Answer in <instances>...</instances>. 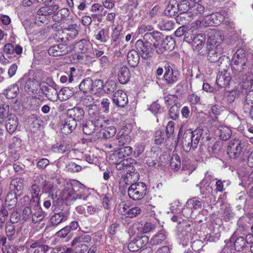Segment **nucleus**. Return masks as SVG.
I'll return each instance as SVG.
<instances>
[{
	"label": "nucleus",
	"mask_w": 253,
	"mask_h": 253,
	"mask_svg": "<svg viewBox=\"0 0 253 253\" xmlns=\"http://www.w3.org/2000/svg\"><path fill=\"white\" fill-rule=\"evenodd\" d=\"M223 41V37L220 32L212 31L207 41L208 59L211 63L217 62L218 65L221 64L223 59L221 56L223 53L221 45Z\"/></svg>",
	"instance_id": "nucleus-1"
},
{
	"label": "nucleus",
	"mask_w": 253,
	"mask_h": 253,
	"mask_svg": "<svg viewBox=\"0 0 253 253\" xmlns=\"http://www.w3.org/2000/svg\"><path fill=\"white\" fill-rule=\"evenodd\" d=\"M208 130L205 128H197L194 131L188 130L183 135L181 142L183 150L188 152L195 150L198 147L200 138L203 139L208 134Z\"/></svg>",
	"instance_id": "nucleus-2"
},
{
	"label": "nucleus",
	"mask_w": 253,
	"mask_h": 253,
	"mask_svg": "<svg viewBox=\"0 0 253 253\" xmlns=\"http://www.w3.org/2000/svg\"><path fill=\"white\" fill-rule=\"evenodd\" d=\"M249 144L247 139L234 138L228 142L227 152L230 158L236 159L245 152L248 153Z\"/></svg>",
	"instance_id": "nucleus-3"
},
{
	"label": "nucleus",
	"mask_w": 253,
	"mask_h": 253,
	"mask_svg": "<svg viewBox=\"0 0 253 253\" xmlns=\"http://www.w3.org/2000/svg\"><path fill=\"white\" fill-rule=\"evenodd\" d=\"M84 186L79 182H75L73 187L68 190L64 191L62 193V199L66 201L67 204H70L72 202L77 199H83L84 201L87 200L86 196H83L81 194L78 193L80 188H83Z\"/></svg>",
	"instance_id": "nucleus-4"
},
{
	"label": "nucleus",
	"mask_w": 253,
	"mask_h": 253,
	"mask_svg": "<svg viewBox=\"0 0 253 253\" xmlns=\"http://www.w3.org/2000/svg\"><path fill=\"white\" fill-rule=\"evenodd\" d=\"M155 44H152V43L148 41L143 42L142 40H138L136 42L135 46L141 57L147 60L153 56Z\"/></svg>",
	"instance_id": "nucleus-5"
},
{
	"label": "nucleus",
	"mask_w": 253,
	"mask_h": 253,
	"mask_svg": "<svg viewBox=\"0 0 253 253\" xmlns=\"http://www.w3.org/2000/svg\"><path fill=\"white\" fill-rule=\"evenodd\" d=\"M109 122L105 117H99L95 121L92 120L83 125V131L86 135H91L95 130L99 131L100 128L104 126Z\"/></svg>",
	"instance_id": "nucleus-6"
},
{
	"label": "nucleus",
	"mask_w": 253,
	"mask_h": 253,
	"mask_svg": "<svg viewBox=\"0 0 253 253\" xmlns=\"http://www.w3.org/2000/svg\"><path fill=\"white\" fill-rule=\"evenodd\" d=\"M146 186L142 182L131 184L129 187L127 192L130 198L133 200L142 199L146 194Z\"/></svg>",
	"instance_id": "nucleus-7"
},
{
	"label": "nucleus",
	"mask_w": 253,
	"mask_h": 253,
	"mask_svg": "<svg viewBox=\"0 0 253 253\" xmlns=\"http://www.w3.org/2000/svg\"><path fill=\"white\" fill-rule=\"evenodd\" d=\"M165 72L164 76V80L168 84H173L176 83L179 78V73L177 70H173L169 63L164 66Z\"/></svg>",
	"instance_id": "nucleus-8"
},
{
	"label": "nucleus",
	"mask_w": 253,
	"mask_h": 253,
	"mask_svg": "<svg viewBox=\"0 0 253 253\" xmlns=\"http://www.w3.org/2000/svg\"><path fill=\"white\" fill-rule=\"evenodd\" d=\"M149 238L147 236H137L131 240L128 244V249L130 252H136L145 246L148 243Z\"/></svg>",
	"instance_id": "nucleus-9"
},
{
	"label": "nucleus",
	"mask_w": 253,
	"mask_h": 253,
	"mask_svg": "<svg viewBox=\"0 0 253 253\" xmlns=\"http://www.w3.org/2000/svg\"><path fill=\"white\" fill-rule=\"evenodd\" d=\"M43 181V175L38 174L35 176L34 183L32 185L30 189L32 199H34L35 201L37 202L38 204L39 203L40 199V192L41 188L39 184H41V182H42Z\"/></svg>",
	"instance_id": "nucleus-10"
},
{
	"label": "nucleus",
	"mask_w": 253,
	"mask_h": 253,
	"mask_svg": "<svg viewBox=\"0 0 253 253\" xmlns=\"http://www.w3.org/2000/svg\"><path fill=\"white\" fill-rule=\"evenodd\" d=\"M205 7L202 4L198 2H195L190 6L188 14L189 17L192 18H203L207 16Z\"/></svg>",
	"instance_id": "nucleus-11"
},
{
	"label": "nucleus",
	"mask_w": 253,
	"mask_h": 253,
	"mask_svg": "<svg viewBox=\"0 0 253 253\" xmlns=\"http://www.w3.org/2000/svg\"><path fill=\"white\" fill-rule=\"evenodd\" d=\"M69 51L68 46L64 43L53 45L48 49V54L52 56H62L67 54Z\"/></svg>",
	"instance_id": "nucleus-12"
},
{
	"label": "nucleus",
	"mask_w": 253,
	"mask_h": 253,
	"mask_svg": "<svg viewBox=\"0 0 253 253\" xmlns=\"http://www.w3.org/2000/svg\"><path fill=\"white\" fill-rule=\"evenodd\" d=\"M144 41H148L152 42V44L156 43L164 42L166 43L168 39H164V36L160 32L155 31L152 33H146L143 36Z\"/></svg>",
	"instance_id": "nucleus-13"
},
{
	"label": "nucleus",
	"mask_w": 253,
	"mask_h": 253,
	"mask_svg": "<svg viewBox=\"0 0 253 253\" xmlns=\"http://www.w3.org/2000/svg\"><path fill=\"white\" fill-rule=\"evenodd\" d=\"M113 102L118 107H124L128 103L127 95L124 91L119 90L114 93Z\"/></svg>",
	"instance_id": "nucleus-14"
},
{
	"label": "nucleus",
	"mask_w": 253,
	"mask_h": 253,
	"mask_svg": "<svg viewBox=\"0 0 253 253\" xmlns=\"http://www.w3.org/2000/svg\"><path fill=\"white\" fill-rule=\"evenodd\" d=\"M69 214L68 211H62L58 213H55L50 218V223L53 226H56L67 220Z\"/></svg>",
	"instance_id": "nucleus-15"
},
{
	"label": "nucleus",
	"mask_w": 253,
	"mask_h": 253,
	"mask_svg": "<svg viewBox=\"0 0 253 253\" xmlns=\"http://www.w3.org/2000/svg\"><path fill=\"white\" fill-rule=\"evenodd\" d=\"M84 115V110L81 107H74L72 109H69L67 111V118L73 121H77L82 120Z\"/></svg>",
	"instance_id": "nucleus-16"
},
{
	"label": "nucleus",
	"mask_w": 253,
	"mask_h": 253,
	"mask_svg": "<svg viewBox=\"0 0 253 253\" xmlns=\"http://www.w3.org/2000/svg\"><path fill=\"white\" fill-rule=\"evenodd\" d=\"M192 39V46L194 51L201 53L200 50L204 47L206 42V36L204 34H197L196 36L191 37Z\"/></svg>",
	"instance_id": "nucleus-17"
},
{
	"label": "nucleus",
	"mask_w": 253,
	"mask_h": 253,
	"mask_svg": "<svg viewBox=\"0 0 253 253\" xmlns=\"http://www.w3.org/2000/svg\"><path fill=\"white\" fill-rule=\"evenodd\" d=\"M24 79L26 80L24 86L25 91L29 93H37L39 88L40 83L34 78L28 79L24 78Z\"/></svg>",
	"instance_id": "nucleus-18"
},
{
	"label": "nucleus",
	"mask_w": 253,
	"mask_h": 253,
	"mask_svg": "<svg viewBox=\"0 0 253 253\" xmlns=\"http://www.w3.org/2000/svg\"><path fill=\"white\" fill-rule=\"evenodd\" d=\"M104 125V126L100 128L97 132V135L100 138L108 139L114 136L117 130L115 126H110L106 127Z\"/></svg>",
	"instance_id": "nucleus-19"
},
{
	"label": "nucleus",
	"mask_w": 253,
	"mask_h": 253,
	"mask_svg": "<svg viewBox=\"0 0 253 253\" xmlns=\"http://www.w3.org/2000/svg\"><path fill=\"white\" fill-rule=\"evenodd\" d=\"M231 78L230 74L227 71L220 73L217 76L216 83L220 87H225L229 85Z\"/></svg>",
	"instance_id": "nucleus-20"
},
{
	"label": "nucleus",
	"mask_w": 253,
	"mask_h": 253,
	"mask_svg": "<svg viewBox=\"0 0 253 253\" xmlns=\"http://www.w3.org/2000/svg\"><path fill=\"white\" fill-rule=\"evenodd\" d=\"M150 243L152 245L167 244V236L166 231L163 230L160 231L153 236Z\"/></svg>",
	"instance_id": "nucleus-21"
},
{
	"label": "nucleus",
	"mask_w": 253,
	"mask_h": 253,
	"mask_svg": "<svg viewBox=\"0 0 253 253\" xmlns=\"http://www.w3.org/2000/svg\"><path fill=\"white\" fill-rule=\"evenodd\" d=\"M251 235L248 234L246 236V239L243 237H239L235 239L233 243H234V247L235 250L237 252L243 251L247 247V243H249V239L251 237Z\"/></svg>",
	"instance_id": "nucleus-22"
},
{
	"label": "nucleus",
	"mask_w": 253,
	"mask_h": 253,
	"mask_svg": "<svg viewBox=\"0 0 253 253\" xmlns=\"http://www.w3.org/2000/svg\"><path fill=\"white\" fill-rule=\"evenodd\" d=\"M59 8V7L58 4L53 3L49 6L41 7L38 11V15L42 16H49L55 13V12L58 10Z\"/></svg>",
	"instance_id": "nucleus-23"
},
{
	"label": "nucleus",
	"mask_w": 253,
	"mask_h": 253,
	"mask_svg": "<svg viewBox=\"0 0 253 253\" xmlns=\"http://www.w3.org/2000/svg\"><path fill=\"white\" fill-rule=\"evenodd\" d=\"M117 140L119 146H123L128 144L131 141L130 133L126 131L120 130L118 132L117 136Z\"/></svg>",
	"instance_id": "nucleus-24"
},
{
	"label": "nucleus",
	"mask_w": 253,
	"mask_h": 253,
	"mask_svg": "<svg viewBox=\"0 0 253 253\" xmlns=\"http://www.w3.org/2000/svg\"><path fill=\"white\" fill-rule=\"evenodd\" d=\"M118 77L121 84H126L130 78V73L127 67L126 66L121 67L119 71Z\"/></svg>",
	"instance_id": "nucleus-25"
},
{
	"label": "nucleus",
	"mask_w": 253,
	"mask_h": 253,
	"mask_svg": "<svg viewBox=\"0 0 253 253\" xmlns=\"http://www.w3.org/2000/svg\"><path fill=\"white\" fill-rule=\"evenodd\" d=\"M77 126V123L75 121L66 118L64 123L61 126V130L63 133L68 134L75 129Z\"/></svg>",
	"instance_id": "nucleus-26"
},
{
	"label": "nucleus",
	"mask_w": 253,
	"mask_h": 253,
	"mask_svg": "<svg viewBox=\"0 0 253 253\" xmlns=\"http://www.w3.org/2000/svg\"><path fill=\"white\" fill-rule=\"evenodd\" d=\"M70 14L69 10L66 8H61L56 11L52 16V19L54 22H61L63 20H66Z\"/></svg>",
	"instance_id": "nucleus-27"
},
{
	"label": "nucleus",
	"mask_w": 253,
	"mask_h": 253,
	"mask_svg": "<svg viewBox=\"0 0 253 253\" xmlns=\"http://www.w3.org/2000/svg\"><path fill=\"white\" fill-rule=\"evenodd\" d=\"M19 91V86L16 84L10 85L3 91V94L7 98L12 99L15 98Z\"/></svg>",
	"instance_id": "nucleus-28"
},
{
	"label": "nucleus",
	"mask_w": 253,
	"mask_h": 253,
	"mask_svg": "<svg viewBox=\"0 0 253 253\" xmlns=\"http://www.w3.org/2000/svg\"><path fill=\"white\" fill-rule=\"evenodd\" d=\"M127 59L128 64L131 67H135L138 65L139 62V54L135 50H131L127 53Z\"/></svg>",
	"instance_id": "nucleus-29"
},
{
	"label": "nucleus",
	"mask_w": 253,
	"mask_h": 253,
	"mask_svg": "<svg viewBox=\"0 0 253 253\" xmlns=\"http://www.w3.org/2000/svg\"><path fill=\"white\" fill-rule=\"evenodd\" d=\"M93 81L90 78H86L79 85L81 91L84 93H90L93 90Z\"/></svg>",
	"instance_id": "nucleus-30"
},
{
	"label": "nucleus",
	"mask_w": 253,
	"mask_h": 253,
	"mask_svg": "<svg viewBox=\"0 0 253 253\" xmlns=\"http://www.w3.org/2000/svg\"><path fill=\"white\" fill-rule=\"evenodd\" d=\"M215 132L216 135L220 137V139L224 141L228 139L232 134L231 129L225 126H219Z\"/></svg>",
	"instance_id": "nucleus-31"
},
{
	"label": "nucleus",
	"mask_w": 253,
	"mask_h": 253,
	"mask_svg": "<svg viewBox=\"0 0 253 253\" xmlns=\"http://www.w3.org/2000/svg\"><path fill=\"white\" fill-rule=\"evenodd\" d=\"M5 127L9 133L12 134L16 129L18 126L17 118L12 115H10L6 121Z\"/></svg>",
	"instance_id": "nucleus-32"
},
{
	"label": "nucleus",
	"mask_w": 253,
	"mask_h": 253,
	"mask_svg": "<svg viewBox=\"0 0 253 253\" xmlns=\"http://www.w3.org/2000/svg\"><path fill=\"white\" fill-rule=\"evenodd\" d=\"M156 222H146L144 224H139L137 228L138 230L143 233L146 234L149 232H153L157 228Z\"/></svg>",
	"instance_id": "nucleus-33"
},
{
	"label": "nucleus",
	"mask_w": 253,
	"mask_h": 253,
	"mask_svg": "<svg viewBox=\"0 0 253 253\" xmlns=\"http://www.w3.org/2000/svg\"><path fill=\"white\" fill-rule=\"evenodd\" d=\"M44 217V212L39 208L38 204L37 207L34 209L31 219L33 223H36L41 222Z\"/></svg>",
	"instance_id": "nucleus-34"
},
{
	"label": "nucleus",
	"mask_w": 253,
	"mask_h": 253,
	"mask_svg": "<svg viewBox=\"0 0 253 253\" xmlns=\"http://www.w3.org/2000/svg\"><path fill=\"white\" fill-rule=\"evenodd\" d=\"M196 20L192 23L193 27L198 28L202 26L208 27L212 25L210 17L208 13L207 16L203 17V18H196Z\"/></svg>",
	"instance_id": "nucleus-35"
},
{
	"label": "nucleus",
	"mask_w": 253,
	"mask_h": 253,
	"mask_svg": "<svg viewBox=\"0 0 253 253\" xmlns=\"http://www.w3.org/2000/svg\"><path fill=\"white\" fill-rule=\"evenodd\" d=\"M24 180L22 178H17L11 180L10 184V189L12 193L21 191L23 187Z\"/></svg>",
	"instance_id": "nucleus-36"
},
{
	"label": "nucleus",
	"mask_w": 253,
	"mask_h": 253,
	"mask_svg": "<svg viewBox=\"0 0 253 253\" xmlns=\"http://www.w3.org/2000/svg\"><path fill=\"white\" fill-rule=\"evenodd\" d=\"M247 59L246 54L242 49H239L233 55L232 58V64H245L247 63Z\"/></svg>",
	"instance_id": "nucleus-37"
},
{
	"label": "nucleus",
	"mask_w": 253,
	"mask_h": 253,
	"mask_svg": "<svg viewBox=\"0 0 253 253\" xmlns=\"http://www.w3.org/2000/svg\"><path fill=\"white\" fill-rule=\"evenodd\" d=\"M74 94L73 88L63 87L58 91V99L61 101H66Z\"/></svg>",
	"instance_id": "nucleus-38"
},
{
	"label": "nucleus",
	"mask_w": 253,
	"mask_h": 253,
	"mask_svg": "<svg viewBox=\"0 0 253 253\" xmlns=\"http://www.w3.org/2000/svg\"><path fill=\"white\" fill-rule=\"evenodd\" d=\"M176 4L175 0H171L164 11L165 14L169 17L176 15L178 10L177 5L175 6Z\"/></svg>",
	"instance_id": "nucleus-39"
},
{
	"label": "nucleus",
	"mask_w": 253,
	"mask_h": 253,
	"mask_svg": "<svg viewBox=\"0 0 253 253\" xmlns=\"http://www.w3.org/2000/svg\"><path fill=\"white\" fill-rule=\"evenodd\" d=\"M132 153V148L130 146H126L120 148L118 152L114 155V157H118L120 159L126 158L130 155Z\"/></svg>",
	"instance_id": "nucleus-40"
},
{
	"label": "nucleus",
	"mask_w": 253,
	"mask_h": 253,
	"mask_svg": "<svg viewBox=\"0 0 253 253\" xmlns=\"http://www.w3.org/2000/svg\"><path fill=\"white\" fill-rule=\"evenodd\" d=\"M6 205L11 209L17 206V198L15 193L9 192L7 194L5 198Z\"/></svg>",
	"instance_id": "nucleus-41"
},
{
	"label": "nucleus",
	"mask_w": 253,
	"mask_h": 253,
	"mask_svg": "<svg viewBox=\"0 0 253 253\" xmlns=\"http://www.w3.org/2000/svg\"><path fill=\"white\" fill-rule=\"evenodd\" d=\"M91 238L90 235H86L84 233H80L72 242V246L79 243H88L91 241Z\"/></svg>",
	"instance_id": "nucleus-42"
},
{
	"label": "nucleus",
	"mask_w": 253,
	"mask_h": 253,
	"mask_svg": "<svg viewBox=\"0 0 253 253\" xmlns=\"http://www.w3.org/2000/svg\"><path fill=\"white\" fill-rule=\"evenodd\" d=\"M94 37L96 40L101 42L105 43L108 39V30L105 28H102Z\"/></svg>",
	"instance_id": "nucleus-43"
},
{
	"label": "nucleus",
	"mask_w": 253,
	"mask_h": 253,
	"mask_svg": "<svg viewBox=\"0 0 253 253\" xmlns=\"http://www.w3.org/2000/svg\"><path fill=\"white\" fill-rule=\"evenodd\" d=\"M186 206L190 207L192 210H200L202 208V202L196 197L189 199L186 203Z\"/></svg>",
	"instance_id": "nucleus-44"
},
{
	"label": "nucleus",
	"mask_w": 253,
	"mask_h": 253,
	"mask_svg": "<svg viewBox=\"0 0 253 253\" xmlns=\"http://www.w3.org/2000/svg\"><path fill=\"white\" fill-rule=\"evenodd\" d=\"M87 112L88 115L94 121L97 120L99 117H104L99 114L97 107L95 104L88 107Z\"/></svg>",
	"instance_id": "nucleus-45"
},
{
	"label": "nucleus",
	"mask_w": 253,
	"mask_h": 253,
	"mask_svg": "<svg viewBox=\"0 0 253 253\" xmlns=\"http://www.w3.org/2000/svg\"><path fill=\"white\" fill-rule=\"evenodd\" d=\"M190 5L188 0H181L177 4L178 11L181 13H187L190 9Z\"/></svg>",
	"instance_id": "nucleus-46"
},
{
	"label": "nucleus",
	"mask_w": 253,
	"mask_h": 253,
	"mask_svg": "<svg viewBox=\"0 0 253 253\" xmlns=\"http://www.w3.org/2000/svg\"><path fill=\"white\" fill-rule=\"evenodd\" d=\"M55 236L61 239H64L67 237V239L69 240L72 237L73 234L70 233L69 229L65 226L56 232Z\"/></svg>",
	"instance_id": "nucleus-47"
},
{
	"label": "nucleus",
	"mask_w": 253,
	"mask_h": 253,
	"mask_svg": "<svg viewBox=\"0 0 253 253\" xmlns=\"http://www.w3.org/2000/svg\"><path fill=\"white\" fill-rule=\"evenodd\" d=\"M89 45L90 42L89 41L83 39L76 43V48L80 50L81 52L84 53L87 50Z\"/></svg>",
	"instance_id": "nucleus-48"
},
{
	"label": "nucleus",
	"mask_w": 253,
	"mask_h": 253,
	"mask_svg": "<svg viewBox=\"0 0 253 253\" xmlns=\"http://www.w3.org/2000/svg\"><path fill=\"white\" fill-rule=\"evenodd\" d=\"M5 232L8 239L12 240L16 238V234L14 226L12 224H7L5 227Z\"/></svg>",
	"instance_id": "nucleus-49"
},
{
	"label": "nucleus",
	"mask_w": 253,
	"mask_h": 253,
	"mask_svg": "<svg viewBox=\"0 0 253 253\" xmlns=\"http://www.w3.org/2000/svg\"><path fill=\"white\" fill-rule=\"evenodd\" d=\"M41 184H42V190L43 193H50L53 192L54 189L53 183L51 181L45 180L44 176L43 181Z\"/></svg>",
	"instance_id": "nucleus-50"
},
{
	"label": "nucleus",
	"mask_w": 253,
	"mask_h": 253,
	"mask_svg": "<svg viewBox=\"0 0 253 253\" xmlns=\"http://www.w3.org/2000/svg\"><path fill=\"white\" fill-rule=\"evenodd\" d=\"M117 89V84L113 81L107 82L104 85L103 89L107 93H112Z\"/></svg>",
	"instance_id": "nucleus-51"
},
{
	"label": "nucleus",
	"mask_w": 253,
	"mask_h": 253,
	"mask_svg": "<svg viewBox=\"0 0 253 253\" xmlns=\"http://www.w3.org/2000/svg\"><path fill=\"white\" fill-rule=\"evenodd\" d=\"M45 95L49 100L52 101H55L58 99V92L54 88L50 87L47 90V92L45 93Z\"/></svg>",
	"instance_id": "nucleus-52"
},
{
	"label": "nucleus",
	"mask_w": 253,
	"mask_h": 253,
	"mask_svg": "<svg viewBox=\"0 0 253 253\" xmlns=\"http://www.w3.org/2000/svg\"><path fill=\"white\" fill-rule=\"evenodd\" d=\"M180 166L181 162L179 156L177 154L173 155L170 162V167L171 169L177 170L180 169Z\"/></svg>",
	"instance_id": "nucleus-53"
},
{
	"label": "nucleus",
	"mask_w": 253,
	"mask_h": 253,
	"mask_svg": "<svg viewBox=\"0 0 253 253\" xmlns=\"http://www.w3.org/2000/svg\"><path fill=\"white\" fill-rule=\"evenodd\" d=\"M130 184H131L129 177L126 175H123L119 180V189L124 190Z\"/></svg>",
	"instance_id": "nucleus-54"
},
{
	"label": "nucleus",
	"mask_w": 253,
	"mask_h": 253,
	"mask_svg": "<svg viewBox=\"0 0 253 253\" xmlns=\"http://www.w3.org/2000/svg\"><path fill=\"white\" fill-rule=\"evenodd\" d=\"M221 233L219 231L213 232L212 234H207L205 237V240L210 242H216L220 237Z\"/></svg>",
	"instance_id": "nucleus-55"
},
{
	"label": "nucleus",
	"mask_w": 253,
	"mask_h": 253,
	"mask_svg": "<svg viewBox=\"0 0 253 253\" xmlns=\"http://www.w3.org/2000/svg\"><path fill=\"white\" fill-rule=\"evenodd\" d=\"M231 182L229 180H218L216 182V190L219 192H222L225 190V187L230 185Z\"/></svg>",
	"instance_id": "nucleus-56"
},
{
	"label": "nucleus",
	"mask_w": 253,
	"mask_h": 253,
	"mask_svg": "<svg viewBox=\"0 0 253 253\" xmlns=\"http://www.w3.org/2000/svg\"><path fill=\"white\" fill-rule=\"evenodd\" d=\"M31 199L29 196H25L21 198L17 204V208L21 209L23 207H30Z\"/></svg>",
	"instance_id": "nucleus-57"
},
{
	"label": "nucleus",
	"mask_w": 253,
	"mask_h": 253,
	"mask_svg": "<svg viewBox=\"0 0 253 253\" xmlns=\"http://www.w3.org/2000/svg\"><path fill=\"white\" fill-rule=\"evenodd\" d=\"M34 209H32L30 207H25L22 211V217L25 221H28L31 219Z\"/></svg>",
	"instance_id": "nucleus-58"
},
{
	"label": "nucleus",
	"mask_w": 253,
	"mask_h": 253,
	"mask_svg": "<svg viewBox=\"0 0 253 253\" xmlns=\"http://www.w3.org/2000/svg\"><path fill=\"white\" fill-rule=\"evenodd\" d=\"M234 240V236H232L230 239L226 243L223 249L222 250L220 253H232V249L231 248L233 242Z\"/></svg>",
	"instance_id": "nucleus-59"
},
{
	"label": "nucleus",
	"mask_w": 253,
	"mask_h": 253,
	"mask_svg": "<svg viewBox=\"0 0 253 253\" xmlns=\"http://www.w3.org/2000/svg\"><path fill=\"white\" fill-rule=\"evenodd\" d=\"M167 43H164V42L158 43L157 44L154 45V49H156V51L158 54L163 53L166 50L169 49V48L168 47Z\"/></svg>",
	"instance_id": "nucleus-60"
},
{
	"label": "nucleus",
	"mask_w": 253,
	"mask_h": 253,
	"mask_svg": "<svg viewBox=\"0 0 253 253\" xmlns=\"http://www.w3.org/2000/svg\"><path fill=\"white\" fill-rule=\"evenodd\" d=\"M21 145V140L17 137H13L12 139V142L9 145V148L10 149H15L16 151H17L20 149Z\"/></svg>",
	"instance_id": "nucleus-61"
},
{
	"label": "nucleus",
	"mask_w": 253,
	"mask_h": 253,
	"mask_svg": "<svg viewBox=\"0 0 253 253\" xmlns=\"http://www.w3.org/2000/svg\"><path fill=\"white\" fill-rule=\"evenodd\" d=\"M141 212V210L140 208L137 207H133L128 210L127 215L126 216L129 218H133L136 216L137 215L139 214Z\"/></svg>",
	"instance_id": "nucleus-62"
},
{
	"label": "nucleus",
	"mask_w": 253,
	"mask_h": 253,
	"mask_svg": "<svg viewBox=\"0 0 253 253\" xmlns=\"http://www.w3.org/2000/svg\"><path fill=\"white\" fill-rule=\"evenodd\" d=\"M82 104L87 108L94 105V99L91 95H87L82 99Z\"/></svg>",
	"instance_id": "nucleus-63"
},
{
	"label": "nucleus",
	"mask_w": 253,
	"mask_h": 253,
	"mask_svg": "<svg viewBox=\"0 0 253 253\" xmlns=\"http://www.w3.org/2000/svg\"><path fill=\"white\" fill-rule=\"evenodd\" d=\"M186 16H188L187 13L180 12L176 16L175 20L179 25H184L187 23Z\"/></svg>",
	"instance_id": "nucleus-64"
}]
</instances>
